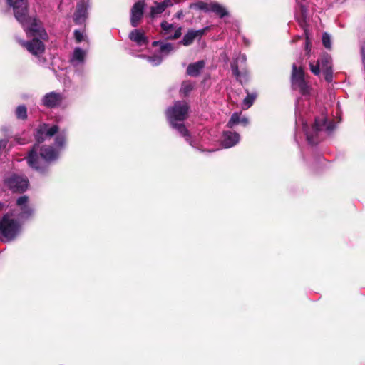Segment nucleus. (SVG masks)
I'll return each mask as SVG.
<instances>
[{
    "instance_id": "obj_12",
    "label": "nucleus",
    "mask_w": 365,
    "mask_h": 365,
    "mask_svg": "<svg viewBox=\"0 0 365 365\" xmlns=\"http://www.w3.org/2000/svg\"><path fill=\"white\" fill-rule=\"evenodd\" d=\"M161 26V35L166 39H177L181 33V27L175 24H170L167 21H163Z\"/></svg>"
},
{
    "instance_id": "obj_9",
    "label": "nucleus",
    "mask_w": 365,
    "mask_h": 365,
    "mask_svg": "<svg viewBox=\"0 0 365 365\" xmlns=\"http://www.w3.org/2000/svg\"><path fill=\"white\" fill-rule=\"evenodd\" d=\"M246 60L245 54H239L231 64L232 73L241 83L247 79V73L245 68Z\"/></svg>"
},
{
    "instance_id": "obj_13",
    "label": "nucleus",
    "mask_w": 365,
    "mask_h": 365,
    "mask_svg": "<svg viewBox=\"0 0 365 365\" xmlns=\"http://www.w3.org/2000/svg\"><path fill=\"white\" fill-rule=\"evenodd\" d=\"M195 7L205 11L214 12L220 17H223L227 14V11L225 8L216 2L207 3L204 1H199L195 4Z\"/></svg>"
},
{
    "instance_id": "obj_21",
    "label": "nucleus",
    "mask_w": 365,
    "mask_h": 365,
    "mask_svg": "<svg viewBox=\"0 0 365 365\" xmlns=\"http://www.w3.org/2000/svg\"><path fill=\"white\" fill-rule=\"evenodd\" d=\"M205 31V29L200 30H190L183 37L181 43L184 46L190 45L197 37H201Z\"/></svg>"
},
{
    "instance_id": "obj_15",
    "label": "nucleus",
    "mask_w": 365,
    "mask_h": 365,
    "mask_svg": "<svg viewBox=\"0 0 365 365\" xmlns=\"http://www.w3.org/2000/svg\"><path fill=\"white\" fill-rule=\"evenodd\" d=\"M145 6L143 1L136 2L131 9L130 23L133 27L138 26V24L143 16V11Z\"/></svg>"
},
{
    "instance_id": "obj_6",
    "label": "nucleus",
    "mask_w": 365,
    "mask_h": 365,
    "mask_svg": "<svg viewBox=\"0 0 365 365\" xmlns=\"http://www.w3.org/2000/svg\"><path fill=\"white\" fill-rule=\"evenodd\" d=\"M4 185L14 192H24L29 185L26 178L16 174H9L4 178Z\"/></svg>"
},
{
    "instance_id": "obj_11",
    "label": "nucleus",
    "mask_w": 365,
    "mask_h": 365,
    "mask_svg": "<svg viewBox=\"0 0 365 365\" xmlns=\"http://www.w3.org/2000/svg\"><path fill=\"white\" fill-rule=\"evenodd\" d=\"M309 66L311 71L318 76L321 71L332 68L331 57L328 54H324L316 62H310Z\"/></svg>"
},
{
    "instance_id": "obj_16",
    "label": "nucleus",
    "mask_w": 365,
    "mask_h": 365,
    "mask_svg": "<svg viewBox=\"0 0 365 365\" xmlns=\"http://www.w3.org/2000/svg\"><path fill=\"white\" fill-rule=\"evenodd\" d=\"M86 56V51L81 48H76L73 52L72 56L70 59L71 65L74 67H81L85 63Z\"/></svg>"
},
{
    "instance_id": "obj_35",
    "label": "nucleus",
    "mask_w": 365,
    "mask_h": 365,
    "mask_svg": "<svg viewBox=\"0 0 365 365\" xmlns=\"http://www.w3.org/2000/svg\"><path fill=\"white\" fill-rule=\"evenodd\" d=\"M4 207H5L4 204L0 202V211L3 210Z\"/></svg>"
},
{
    "instance_id": "obj_26",
    "label": "nucleus",
    "mask_w": 365,
    "mask_h": 365,
    "mask_svg": "<svg viewBox=\"0 0 365 365\" xmlns=\"http://www.w3.org/2000/svg\"><path fill=\"white\" fill-rule=\"evenodd\" d=\"M193 88V84L191 82L185 81L182 83L180 92L184 95H187Z\"/></svg>"
},
{
    "instance_id": "obj_25",
    "label": "nucleus",
    "mask_w": 365,
    "mask_h": 365,
    "mask_svg": "<svg viewBox=\"0 0 365 365\" xmlns=\"http://www.w3.org/2000/svg\"><path fill=\"white\" fill-rule=\"evenodd\" d=\"M163 6L160 3H157L155 6L151 8V16L155 17L156 15L163 13L165 10Z\"/></svg>"
},
{
    "instance_id": "obj_31",
    "label": "nucleus",
    "mask_w": 365,
    "mask_h": 365,
    "mask_svg": "<svg viewBox=\"0 0 365 365\" xmlns=\"http://www.w3.org/2000/svg\"><path fill=\"white\" fill-rule=\"evenodd\" d=\"M178 1H173V0H164L163 2H160V4L164 6L163 7L166 9L168 6H173L174 4L177 3Z\"/></svg>"
},
{
    "instance_id": "obj_23",
    "label": "nucleus",
    "mask_w": 365,
    "mask_h": 365,
    "mask_svg": "<svg viewBox=\"0 0 365 365\" xmlns=\"http://www.w3.org/2000/svg\"><path fill=\"white\" fill-rule=\"evenodd\" d=\"M256 95L255 93H248L247 96L245 98L242 102V108L244 109H247L253 104Z\"/></svg>"
},
{
    "instance_id": "obj_27",
    "label": "nucleus",
    "mask_w": 365,
    "mask_h": 365,
    "mask_svg": "<svg viewBox=\"0 0 365 365\" xmlns=\"http://www.w3.org/2000/svg\"><path fill=\"white\" fill-rule=\"evenodd\" d=\"M238 123H240V115L238 113H235L232 115L230 120L227 124V126L231 128Z\"/></svg>"
},
{
    "instance_id": "obj_18",
    "label": "nucleus",
    "mask_w": 365,
    "mask_h": 365,
    "mask_svg": "<svg viewBox=\"0 0 365 365\" xmlns=\"http://www.w3.org/2000/svg\"><path fill=\"white\" fill-rule=\"evenodd\" d=\"M130 39L135 42L137 46L146 47L148 44V40L145 36L144 32L138 29H134L129 34Z\"/></svg>"
},
{
    "instance_id": "obj_28",
    "label": "nucleus",
    "mask_w": 365,
    "mask_h": 365,
    "mask_svg": "<svg viewBox=\"0 0 365 365\" xmlns=\"http://www.w3.org/2000/svg\"><path fill=\"white\" fill-rule=\"evenodd\" d=\"M322 43L327 48H331V38L327 33H324L322 36Z\"/></svg>"
},
{
    "instance_id": "obj_34",
    "label": "nucleus",
    "mask_w": 365,
    "mask_h": 365,
    "mask_svg": "<svg viewBox=\"0 0 365 365\" xmlns=\"http://www.w3.org/2000/svg\"><path fill=\"white\" fill-rule=\"evenodd\" d=\"M182 16V11H179L176 14V17L180 19L181 16Z\"/></svg>"
},
{
    "instance_id": "obj_10",
    "label": "nucleus",
    "mask_w": 365,
    "mask_h": 365,
    "mask_svg": "<svg viewBox=\"0 0 365 365\" xmlns=\"http://www.w3.org/2000/svg\"><path fill=\"white\" fill-rule=\"evenodd\" d=\"M160 44V55H155L153 56H148L147 58L148 61L153 66L159 65L163 60V58L167 55H168L171 51H173V46L170 43L165 42H160V41H154L153 43V46H156Z\"/></svg>"
},
{
    "instance_id": "obj_3",
    "label": "nucleus",
    "mask_w": 365,
    "mask_h": 365,
    "mask_svg": "<svg viewBox=\"0 0 365 365\" xmlns=\"http://www.w3.org/2000/svg\"><path fill=\"white\" fill-rule=\"evenodd\" d=\"M309 105L306 98L298 99L296 103V124L301 125L306 135L307 140L310 145L317 144L325 135H329L334 128V124L328 120L324 114L317 116L309 130L305 119L307 113V107Z\"/></svg>"
},
{
    "instance_id": "obj_32",
    "label": "nucleus",
    "mask_w": 365,
    "mask_h": 365,
    "mask_svg": "<svg viewBox=\"0 0 365 365\" xmlns=\"http://www.w3.org/2000/svg\"><path fill=\"white\" fill-rule=\"evenodd\" d=\"M304 34L306 36V49L309 50V46L310 44V41L309 39V34H308L307 30L306 29H304Z\"/></svg>"
},
{
    "instance_id": "obj_7",
    "label": "nucleus",
    "mask_w": 365,
    "mask_h": 365,
    "mask_svg": "<svg viewBox=\"0 0 365 365\" xmlns=\"http://www.w3.org/2000/svg\"><path fill=\"white\" fill-rule=\"evenodd\" d=\"M292 85L294 89L298 90L304 96L309 92V86L304 81L302 69L297 68L295 64L292 66Z\"/></svg>"
},
{
    "instance_id": "obj_5",
    "label": "nucleus",
    "mask_w": 365,
    "mask_h": 365,
    "mask_svg": "<svg viewBox=\"0 0 365 365\" xmlns=\"http://www.w3.org/2000/svg\"><path fill=\"white\" fill-rule=\"evenodd\" d=\"M14 216L7 213L0 220V235L4 242L14 240L21 232V225L13 218Z\"/></svg>"
},
{
    "instance_id": "obj_29",
    "label": "nucleus",
    "mask_w": 365,
    "mask_h": 365,
    "mask_svg": "<svg viewBox=\"0 0 365 365\" xmlns=\"http://www.w3.org/2000/svg\"><path fill=\"white\" fill-rule=\"evenodd\" d=\"M74 36L77 43H80L86 39L83 32L79 30L75 31Z\"/></svg>"
},
{
    "instance_id": "obj_30",
    "label": "nucleus",
    "mask_w": 365,
    "mask_h": 365,
    "mask_svg": "<svg viewBox=\"0 0 365 365\" xmlns=\"http://www.w3.org/2000/svg\"><path fill=\"white\" fill-rule=\"evenodd\" d=\"M323 74H324V79L327 81V82H331L332 81V78H333V72H332V68H327L326 71H322Z\"/></svg>"
},
{
    "instance_id": "obj_8",
    "label": "nucleus",
    "mask_w": 365,
    "mask_h": 365,
    "mask_svg": "<svg viewBox=\"0 0 365 365\" xmlns=\"http://www.w3.org/2000/svg\"><path fill=\"white\" fill-rule=\"evenodd\" d=\"M16 206L17 209L11 214L21 220L28 219L34 212L33 208L29 203V197L26 195L21 196L17 199Z\"/></svg>"
},
{
    "instance_id": "obj_1",
    "label": "nucleus",
    "mask_w": 365,
    "mask_h": 365,
    "mask_svg": "<svg viewBox=\"0 0 365 365\" xmlns=\"http://www.w3.org/2000/svg\"><path fill=\"white\" fill-rule=\"evenodd\" d=\"M56 134V148L51 146L40 148L38 144H36L29 152L27 163L31 168L40 172L44 171L48 163L54 161L58 158L60 152L66 143V133L64 131L59 133L57 125L49 126L47 124H43L39 126L35 135L38 143H41Z\"/></svg>"
},
{
    "instance_id": "obj_22",
    "label": "nucleus",
    "mask_w": 365,
    "mask_h": 365,
    "mask_svg": "<svg viewBox=\"0 0 365 365\" xmlns=\"http://www.w3.org/2000/svg\"><path fill=\"white\" fill-rule=\"evenodd\" d=\"M205 66V62L200 61L190 64L187 69V73L191 76H197Z\"/></svg>"
},
{
    "instance_id": "obj_33",
    "label": "nucleus",
    "mask_w": 365,
    "mask_h": 365,
    "mask_svg": "<svg viewBox=\"0 0 365 365\" xmlns=\"http://www.w3.org/2000/svg\"><path fill=\"white\" fill-rule=\"evenodd\" d=\"M249 123L248 119L246 117H240V123H242L244 125H247Z\"/></svg>"
},
{
    "instance_id": "obj_14",
    "label": "nucleus",
    "mask_w": 365,
    "mask_h": 365,
    "mask_svg": "<svg viewBox=\"0 0 365 365\" xmlns=\"http://www.w3.org/2000/svg\"><path fill=\"white\" fill-rule=\"evenodd\" d=\"M63 99L62 94L55 91H52L46 93L43 99L42 102L43 106L47 108H54L61 105Z\"/></svg>"
},
{
    "instance_id": "obj_17",
    "label": "nucleus",
    "mask_w": 365,
    "mask_h": 365,
    "mask_svg": "<svg viewBox=\"0 0 365 365\" xmlns=\"http://www.w3.org/2000/svg\"><path fill=\"white\" fill-rule=\"evenodd\" d=\"M240 141V135L235 132H224L222 144L224 148H230L235 145Z\"/></svg>"
},
{
    "instance_id": "obj_2",
    "label": "nucleus",
    "mask_w": 365,
    "mask_h": 365,
    "mask_svg": "<svg viewBox=\"0 0 365 365\" xmlns=\"http://www.w3.org/2000/svg\"><path fill=\"white\" fill-rule=\"evenodd\" d=\"M6 2L13 8L15 18L22 25L27 36L34 37L31 41L19 40V43L33 55L43 53L45 47L42 40H46L48 36L38 19L28 16L27 1L6 0Z\"/></svg>"
},
{
    "instance_id": "obj_4",
    "label": "nucleus",
    "mask_w": 365,
    "mask_h": 365,
    "mask_svg": "<svg viewBox=\"0 0 365 365\" xmlns=\"http://www.w3.org/2000/svg\"><path fill=\"white\" fill-rule=\"evenodd\" d=\"M189 112V106L185 101H175L173 106L166 110V116L170 125L190 143V145L194 147L192 141L190 140L189 132L183 124V121L187 118Z\"/></svg>"
},
{
    "instance_id": "obj_20",
    "label": "nucleus",
    "mask_w": 365,
    "mask_h": 365,
    "mask_svg": "<svg viewBox=\"0 0 365 365\" xmlns=\"http://www.w3.org/2000/svg\"><path fill=\"white\" fill-rule=\"evenodd\" d=\"M88 6L86 4L82 2L78 3L74 14V21L76 24H81L83 23L87 16Z\"/></svg>"
},
{
    "instance_id": "obj_24",
    "label": "nucleus",
    "mask_w": 365,
    "mask_h": 365,
    "mask_svg": "<svg viewBox=\"0 0 365 365\" xmlns=\"http://www.w3.org/2000/svg\"><path fill=\"white\" fill-rule=\"evenodd\" d=\"M18 119L25 120L27 118V109L24 106H19L15 112Z\"/></svg>"
},
{
    "instance_id": "obj_19",
    "label": "nucleus",
    "mask_w": 365,
    "mask_h": 365,
    "mask_svg": "<svg viewBox=\"0 0 365 365\" xmlns=\"http://www.w3.org/2000/svg\"><path fill=\"white\" fill-rule=\"evenodd\" d=\"M297 8L296 9L295 16L297 20L302 25L305 24L307 16V9L306 0H297Z\"/></svg>"
}]
</instances>
